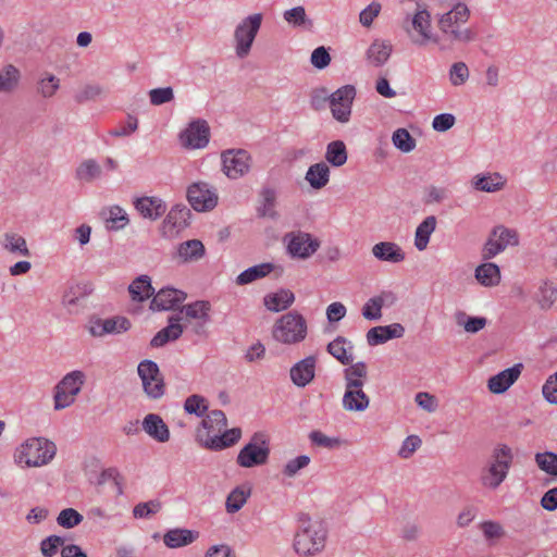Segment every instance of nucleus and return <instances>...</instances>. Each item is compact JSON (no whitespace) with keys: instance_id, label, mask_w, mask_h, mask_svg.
<instances>
[{"instance_id":"1","label":"nucleus","mask_w":557,"mask_h":557,"mask_svg":"<svg viewBox=\"0 0 557 557\" xmlns=\"http://www.w3.org/2000/svg\"><path fill=\"white\" fill-rule=\"evenodd\" d=\"M227 419L223 411L212 410L201 421L196 437L199 444L210 450H222L238 442L242 431L238 428L227 430Z\"/></svg>"},{"instance_id":"2","label":"nucleus","mask_w":557,"mask_h":557,"mask_svg":"<svg viewBox=\"0 0 557 557\" xmlns=\"http://www.w3.org/2000/svg\"><path fill=\"white\" fill-rule=\"evenodd\" d=\"M329 531L325 523L308 515H301L293 539V548L300 557L321 555L327 543Z\"/></svg>"},{"instance_id":"3","label":"nucleus","mask_w":557,"mask_h":557,"mask_svg":"<svg viewBox=\"0 0 557 557\" xmlns=\"http://www.w3.org/2000/svg\"><path fill=\"white\" fill-rule=\"evenodd\" d=\"M471 16L467 1L456 2L437 15V27L450 42L468 44L476 38V33L465 25Z\"/></svg>"},{"instance_id":"4","label":"nucleus","mask_w":557,"mask_h":557,"mask_svg":"<svg viewBox=\"0 0 557 557\" xmlns=\"http://www.w3.org/2000/svg\"><path fill=\"white\" fill-rule=\"evenodd\" d=\"M57 455L55 444L46 437H29L14 450L13 460L20 468H40L49 465Z\"/></svg>"},{"instance_id":"5","label":"nucleus","mask_w":557,"mask_h":557,"mask_svg":"<svg viewBox=\"0 0 557 557\" xmlns=\"http://www.w3.org/2000/svg\"><path fill=\"white\" fill-rule=\"evenodd\" d=\"M513 461V454L509 446L495 447L480 473L481 485L490 491L497 490L507 479Z\"/></svg>"},{"instance_id":"6","label":"nucleus","mask_w":557,"mask_h":557,"mask_svg":"<svg viewBox=\"0 0 557 557\" xmlns=\"http://www.w3.org/2000/svg\"><path fill=\"white\" fill-rule=\"evenodd\" d=\"M401 27L413 46L426 47L430 44H440V37L432 26L431 13L424 8H419L407 15Z\"/></svg>"},{"instance_id":"7","label":"nucleus","mask_w":557,"mask_h":557,"mask_svg":"<svg viewBox=\"0 0 557 557\" xmlns=\"http://www.w3.org/2000/svg\"><path fill=\"white\" fill-rule=\"evenodd\" d=\"M271 334L282 345H297L307 338V320L298 311H289L274 322Z\"/></svg>"},{"instance_id":"8","label":"nucleus","mask_w":557,"mask_h":557,"mask_svg":"<svg viewBox=\"0 0 557 557\" xmlns=\"http://www.w3.org/2000/svg\"><path fill=\"white\" fill-rule=\"evenodd\" d=\"M85 383V374L79 370H74L63 376L55 385L53 393L54 410H63L71 407Z\"/></svg>"},{"instance_id":"9","label":"nucleus","mask_w":557,"mask_h":557,"mask_svg":"<svg viewBox=\"0 0 557 557\" xmlns=\"http://www.w3.org/2000/svg\"><path fill=\"white\" fill-rule=\"evenodd\" d=\"M263 16L253 13L243 18L234 30V48L238 58H246L252 48L253 41L261 27Z\"/></svg>"},{"instance_id":"10","label":"nucleus","mask_w":557,"mask_h":557,"mask_svg":"<svg viewBox=\"0 0 557 557\" xmlns=\"http://www.w3.org/2000/svg\"><path fill=\"white\" fill-rule=\"evenodd\" d=\"M137 373L146 395L149 398L158 399L163 396L165 384L158 364L151 360H143L137 367Z\"/></svg>"},{"instance_id":"11","label":"nucleus","mask_w":557,"mask_h":557,"mask_svg":"<svg viewBox=\"0 0 557 557\" xmlns=\"http://www.w3.org/2000/svg\"><path fill=\"white\" fill-rule=\"evenodd\" d=\"M270 449L262 434H255L245 445L238 456L237 463L244 468L264 465L269 458Z\"/></svg>"},{"instance_id":"12","label":"nucleus","mask_w":557,"mask_h":557,"mask_svg":"<svg viewBox=\"0 0 557 557\" xmlns=\"http://www.w3.org/2000/svg\"><path fill=\"white\" fill-rule=\"evenodd\" d=\"M519 244V235L517 231L508 228L504 225L495 226L483 249L485 259H491L503 252L508 247H515Z\"/></svg>"},{"instance_id":"13","label":"nucleus","mask_w":557,"mask_h":557,"mask_svg":"<svg viewBox=\"0 0 557 557\" xmlns=\"http://www.w3.org/2000/svg\"><path fill=\"white\" fill-rule=\"evenodd\" d=\"M211 304L207 300H197L182 307V319L193 325L196 335H206V326L211 321Z\"/></svg>"},{"instance_id":"14","label":"nucleus","mask_w":557,"mask_h":557,"mask_svg":"<svg viewBox=\"0 0 557 557\" xmlns=\"http://www.w3.org/2000/svg\"><path fill=\"white\" fill-rule=\"evenodd\" d=\"M356 89L351 85L338 88L330 97V107L335 120L342 123L349 121Z\"/></svg>"},{"instance_id":"15","label":"nucleus","mask_w":557,"mask_h":557,"mask_svg":"<svg viewBox=\"0 0 557 557\" xmlns=\"http://www.w3.org/2000/svg\"><path fill=\"white\" fill-rule=\"evenodd\" d=\"M288 253L298 259H307L320 247V242L308 233L297 232L285 236Z\"/></svg>"},{"instance_id":"16","label":"nucleus","mask_w":557,"mask_h":557,"mask_svg":"<svg viewBox=\"0 0 557 557\" xmlns=\"http://www.w3.org/2000/svg\"><path fill=\"white\" fill-rule=\"evenodd\" d=\"M187 199L196 211L212 210L218 203V195L206 183H194L187 189Z\"/></svg>"},{"instance_id":"17","label":"nucleus","mask_w":557,"mask_h":557,"mask_svg":"<svg viewBox=\"0 0 557 557\" xmlns=\"http://www.w3.org/2000/svg\"><path fill=\"white\" fill-rule=\"evenodd\" d=\"M223 171L230 178H238L250 169V156L246 150H227L222 153Z\"/></svg>"},{"instance_id":"18","label":"nucleus","mask_w":557,"mask_h":557,"mask_svg":"<svg viewBox=\"0 0 557 557\" xmlns=\"http://www.w3.org/2000/svg\"><path fill=\"white\" fill-rule=\"evenodd\" d=\"M210 129L206 121L191 122L180 135L181 144L188 149H200L208 145Z\"/></svg>"},{"instance_id":"19","label":"nucleus","mask_w":557,"mask_h":557,"mask_svg":"<svg viewBox=\"0 0 557 557\" xmlns=\"http://www.w3.org/2000/svg\"><path fill=\"white\" fill-rule=\"evenodd\" d=\"M189 214L186 207H173L162 222V235L169 239L177 237L188 226Z\"/></svg>"},{"instance_id":"20","label":"nucleus","mask_w":557,"mask_h":557,"mask_svg":"<svg viewBox=\"0 0 557 557\" xmlns=\"http://www.w3.org/2000/svg\"><path fill=\"white\" fill-rule=\"evenodd\" d=\"M132 324L125 317L91 320L88 326L92 336L102 337L108 334H121L127 332Z\"/></svg>"},{"instance_id":"21","label":"nucleus","mask_w":557,"mask_h":557,"mask_svg":"<svg viewBox=\"0 0 557 557\" xmlns=\"http://www.w3.org/2000/svg\"><path fill=\"white\" fill-rule=\"evenodd\" d=\"M205 255L206 247L201 240L188 239L175 247L172 258L178 264H187L198 262Z\"/></svg>"},{"instance_id":"22","label":"nucleus","mask_w":557,"mask_h":557,"mask_svg":"<svg viewBox=\"0 0 557 557\" xmlns=\"http://www.w3.org/2000/svg\"><path fill=\"white\" fill-rule=\"evenodd\" d=\"M523 366L517 363L505 369L487 380V388L492 394H503L508 391L520 377Z\"/></svg>"},{"instance_id":"23","label":"nucleus","mask_w":557,"mask_h":557,"mask_svg":"<svg viewBox=\"0 0 557 557\" xmlns=\"http://www.w3.org/2000/svg\"><path fill=\"white\" fill-rule=\"evenodd\" d=\"M317 357L308 356L296 362L289 370L292 382L298 387L310 384L315 376Z\"/></svg>"},{"instance_id":"24","label":"nucleus","mask_w":557,"mask_h":557,"mask_svg":"<svg viewBox=\"0 0 557 557\" xmlns=\"http://www.w3.org/2000/svg\"><path fill=\"white\" fill-rule=\"evenodd\" d=\"M186 299L183 290L165 287L160 289L151 300L150 308L152 310H172Z\"/></svg>"},{"instance_id":"25","label":"nucleus","mask_w":557,"mask_h":557,"mask_svg":"<svg viewBox=\"0 0 557 557\" xmlns=\"http://www.w3.org/2000/svg\"><path fill=\"white\" fill-rule=\"evenodd\" d=\"M271 273H274L275 277H278L283 273V268L272 262L260 263L243 271L236 277V283L238 285H246L257 280L263 278L270 275Z\"/></svg>"},{"instance_id":"26","label":"nucleus","mask_w":557,"mask_h":557,"mask_svg":"<svg viewBox=\"0 0 557 557\" xmlns=\"http://www.w3.org/2000/svg\"><path fill=\"white\" fill-rule=\"evenodd\" d=\"M344 410L348 412H363L370 406V397L364 393L363 387H345L342 399Z\"/></svg>"},{"instance_id":"27","label":"nucleus","mask_w":557,"mask_h":557,"mask_svg":"<svg viewBox=\"0 0 557 557\" xmlns=\"http://www.w3.org/2000/svg\"><path fill=\"white\" fill-rule=\"evenodd\" d=\"M405 334V327L400 323L380 325L367 332V342L370 346H377L393 338H400Z\"/></svg>"},{"instance_id":"28","label":"nucleus","mask_w":557,"mask_h":557,"mask_svg":"<svg viewBox=\"0 0 557 557\" xmlns=\"http://www.w3.org/2000/svg\"><path fill=\"white\" fill-rule=\"evenodd\" d=\"M134 205L143 218L151 221L161 218L166 211L165 202L158 197H141Z\"/></svg>"},{"instance_id":"29","label":"nucleus","mask_w":557,"mask_h":557,"mask_svg":"<svg viewBox=\"0 0 557 557\" xmlns=\"http://www.w3.org/2000/svg\"><path fill=\"white\" fill-rule=\"evenodd\" d=\"M375 259L384 262L399 263L406 258L401 247L393 242H380L372 247Z\"/></svg>"},{"instance_id":"30","label":"nucleus","mask_w":557,"mask_h":557,"mask_svg":"<svg viewBox=\"0 0 557 557\" xmlns=\"http://www.w3.org/2000/svg\"><path fill=\"white\" fill-rule=\"evenodd\" d=\"M144 431L153 440L165 443L170 438V431L162 418L154 413L147 414L143 420Z\"/></svg>"},{"instance_id":"31","label":"nucleus","mask_w":557,"mask_h":557,"mask_svg":"<svg viewBox=\"0 0 557 557\" xmlns=\"http://www.w3.org/2000/svg\"><path fill=\"white\" fill-rule=\"evenodd\" d=\"M327 352L344 366H348L354 360V345L343 336H337L329 343Z\"/></svg>"},{"instance_id":"32","label":"nucleus","mask_w":557,"mask_h":557,"mask_svg":"<svg viewBox=\"0 0 557 557\" xmlns=\"http://www.w3.org/2000/svg\"><path fill=\"white\" fill-rule=\"evenodd\" d=\"M295 301V295L292 290L281 288L275 293H270L264 296L263 304L268 310L272 312H280L288 309Z\"/></svg>"},{"instance_id":"33","label":"nucleus","mask_w":557,"mask_h":557,"mask_svg":"<svg viewBox=\"0 0 557 557\" xmlns=\"http://www.w3.org/2000/svg\"><path fill=\"white\" fill-rule=\"evenodd\" d=\"M393 47L387 40L375 39L367 50V59L373 66H381L387 62Z\"/></svg>"},{"instance_id":"34","label":"nucleus","mask_w":557,"mask_h":557,"mask_svg":"<svg viewBox=\"0 0 557 557\" xmlns=\"http://www.w3.org/2000/svg\"><path fill=\"white\" fill-rule=\"evenodd\" d=\"M2 248L15 257H30L26 239L17 233H5L1 240Z\"/></svg>"},{"instance_id":"35","label":"nucleus","mask_w":557,"mask_h":557,"mask_svg":"<svg viewBox=\"0 0 557 557\" xmlns=\"http://www.w3.org/2000/svg\"><path fill=\"white\" fill-rule=\"evenodd\" d=\"M394 295L392 293H382L370 298L362 307V315L364 319L373 321L382 317V308L385 302H393Z\"/></svg>"},{"instance_id":"36","label":"nucleus","mask_w":557,"mask_h":557,"mask_svg":"<svg viewBox=\"0 0 557 557\" xmlns=\"http://www.w3.org/2000/svg\"><path fill=\"white\" fill-rule=\"evenodd\" d=\"M198 534L187 529H172L163 535V543L169 548H178L191 544Z\"/></svg>"},{"instance_id":"37","label":"nucleus","mask_w":557,"mask_h":557,"mask_svg":"<svg viewBox=\"0 0 557 557\" xmlns=\"http://www.w3.org/2000/svg\"><path fill=\"white\" fill-rule=\"evenodd\" d=\"M90 293L88 285L86 284H75L70 286L63 297L62 304L70 311H75L78 307L82 306L84 298Z\"/></svg>"},{"instance_id":"38","label":"nucleus","mask_w":557,"mask_h":557,"mask_svg":"<svg viewBox=\"0 0 557 557\" xmlns=\"http://www.w3.org/2000/svg\"><path fill=\"white\" fill-rule=\"evenodd\" d=\"M305 178L312 188L321 189L330 181V168L325 162L312 164L309 166Z\"/></svg>"},{"instance_id":"39","label":"nucleus","mask_w":557,"mask_h":557,"mask_svg":"<svg viewBox=\"0 0 557 557\" xmlns=\"http://www.w3.org/2000/svg\"><path fill=\"white\" fill-rule=\"evenodd\" d=\"M436 223V218L434 215H430L418 225L414 234V246L419 251L426 249L430 237L435 231Z\"/></svg>"},{"instance_id":"40","label":"nucleus","mask_w":557,"mask_h":557,"mask_svg":"<svg viewBox=\"0 0 557 557\" xmlns=\"http://www.w3.org/2000/svg\"><path fill=\"white\" fill-rule=\"evenodd\" d=\"M368 375V367L363 361L350 363L348 368L344 370L345 387L364 386V382Z\"/></svg>"},{"instance_id":"41","label":"nucleus","mask_w":557,"mask_h":557,"mask_svg":"<svg viewBox=\"0 0 557 557\" xmlns=\"http://www.w3.org/2000/svg\"><path fill=\"white\" fill-rule=\"evenodd\" d=\"M500 277V270L495 263H483L475 269V278L483 286H497Z\"/></svg>"},{"instance_id":"42","label":"nucleus","mask_w":557,"mask_h":557,"mask_svg":"<svg viewBox=\"0 0 557 557\" xmlns=\"http://www.w3.org/2000/svg\"><path fill=\"white\" fill-rule=\"evenodd\" d=\"M131 297L135 301H144L153 294L151 280L148 275H140L128 286Z\"/></svg>"},{"instance_id":"43","label":"nucleus","mask_w":557,"mask_h":557,"mask_svg":"<svg viewBox=\"0 0 557 557\" xmlns=\"http://www.w3.org/2000/svg\"><path fill=\"white\" fill-rule=\"evenodd\" d=\"M505 185V181L498 173L476 175L473 178L475 189L486 193H495L500 190Z\"/></svg>"},{"instance_id":"44","label":"nucleus","mask_w":557,"mask_h":557,"mask_svg":"<svg viewBox=\"0 0 557 557\" xmlns=\"http://www.w3.org/2000/svg\"><path fill=\"white\" fill-rule=\"evenodd\" d=\"M21 73L20 70L12 65L8 64L0 70V91L1 92H12L14 91L20 83Z\"/></svg>"},{"instance_id":"45","label":"nucleus","mask_w":557,"mask_h":557,"mask_svg":"<svg viewBox=\"0 0 557 557\" xmlns=\"http://www.w3.org/2000/svg\"><path fill=\"white\" fill-rule=\"evenodd\" d=\"M347 149L342 140L331 141L325 151L326 161L333 166H342L347 162Z\"/></svg>"},{"instance_id":"46","label":"nucleus","mask_w":557,"mask_h":557,"mask_svg":"<svg viewBox=\"0 0 557 557\" xmlns=\"http://www.w3.org/2000/svg\"><path fill=\"white\" fill-rule=\"evenodd\" d=\"M456 324L462 327L467 333H478L483 330L487 320L483 317H470L466 312L458 311L455 313Z\"/></svg>"},{"instance_id":"47","label":"nucleus","mask_w":557,"mask_h":557,"mask_svg":"<svg viewBox=\"0 0 557 557\" xmlns=\"http://www.w3.org/2000/svg\"><path fill=\"white\" fill-rule=\"evenodd\" d=\"M250 487L248 486H237L234 488L226 498V510L230 513L237 512L243 506L246 504L249 495Z\"/></svg>"},{"instance_id":"48","label":"nucleus","mask_w":557,"mask_h":557,"mask_svg":"<svg viewBox=\"0 0 557 557\" xmlns=\"http://www.w3.org/2000/svg\"><path fill=\"white\" fill-rule=\"evenodd\" d=\"M106 225L110 230H121L128 224L125 210L119 206L110 207L104 213Z\"/></svg>"},{"instance_id":"49","label":"nucleus","mask_w":557,"mask_h":557,"mask_svg":"<svg viewBox=\"0 0 557 557\" xmlns=\"http://www.w3.org/2000/svg\"><path fill=\"white\" fill-rule=\"evenodd\" d=\"M557 300V286L552 282H544L536 295V301L541 309L548 310Z\"/></svg>"},{"instance_id":"50","label":"nucleus","mask_w":557,"mask_h":557,"mask_svg":"<svg viewBox=\"0 0 557 557\" xmlns=\"http://www.w3.org/2000/svg\"><path fill=\"white\" fill-rule=\"evenodd\" d=\"M59 88L60 79L49 72L42 73L37 82V92L44 98H51Z\"/></svg>"},{"instance_id":"51","label":"nucleus","mask_w":557,"mask_h":557,"mask_svg":"<svg viewBox=\"0 0 557 557\" xmlns=\"http://www.w3.org/2000/svg\"><path fill=\"white\" fill-rule=\"evenodd\" d=\"M534 460L540 470L557 478V454L553 451L536 453Z\"/></svg>"},{"instance_id":"52","label":"nucleus","mask_w":557,"mask_h":557,"mask_svg":"<svg viewBox=\"0 0 557 557\" xmlns=\"http://www.w3.org/2000/svg\"><path fill=\"white\" fill-rule=\"evenodd\" d=\"M100 175L101 166L92 159L83 161L76 170L77 178L83 182H91L100 177Z\"/></svg>"},{"instance_id":"53","label":"nucleus","mask_w":557,"mask_h":557,"mask_svg":"<svg viewBox=\"0 0 557 557\" xmlns=\"http://www.w3.org/2000/svg\"><path fill=\"white\" fill-rule=\"evenodd\" d=\"M261 205L259 207V213L262 216H268L271 219L276 218L277 213L275 211L276 206V193L273 189L265 188L261 191Z\"/></svg>"},{"instance_id":"54","label":"nucleus","mask_w":557,"mask_h":557,"mask_svg":"<svg viewBox=\"0 0 557 557\" xmlns=\"http://www.w3.org/2000/svg\"><path fill=\"white\" fill-rule=\"evenodd\" d=\"M394 146L403 152H410L416 148V140L406 128H398L393 133Z\"/></svg>"},{"instance_id":"55","label":"nucleus","mask_w":557,"mask_h":557,"mask_svg":"<svg viewBox=\"0 0 557 557\" xmlns=\"http://www.w3.org/2000/svg\"><path fill=\"white\" fill-rule=\"evenodd\" d=\"M208 408V400L196 394L187 397L184 404L185 411L190 414H196L197 417H202Z\"/></svg>"},{"instance_id":"56","label":"nucleus","mask_w":557,"mask_h":557,"mask_svg":"<svg viewBox=\"0 0 557 557\" xmlns=\"http://www.w3.org/2000/svg\"><path fill=\"white\" fill-rule=\"evenodd\" d=\"M421 445H422V440L420 438V436L414 435V434L409 435L403 441V443L397 451V455L401 459H409L421 447Z\"/></svg>"},{"instance_id":"57","label":"nucleus","mask_w":557,"mask_h":557,"mask_svg":"<svg viewBox=\"0 0 557 557\" xmlns=\"http://www.w3.org/2000/svg\"><path fill=\"white\" fill-rule=\"evenodd\" d=\"M309 438L313 445L327 449L338 448L343 444L339 437H331L321 431L311 432Z\"/></svg>"},{"instance_id":"58","label":"nucleus","mask_w":557,"mask_h":557,"mask_svg":"<svg viewBox=\"0 0 557 557\" xmlns=\"http://www.w3.org/2000/svg\"><path fill=\"white\" fill-rule=\"evenodd\" d=\"M311 459L307 455H300L294 459H290L287 461V463L284 466L282 473L286 478H294L298 474V472L305 468H307L310 463Z\"/></svg>"},{"instance_id":"59","label":"nucleus","mask_w":557,"mask_h":557,"mask_svg":"<svg viewBox=\"0 0 557 557\" xmlns=\"http://www.w3.org/2000/svg\"><path fill=\"white\" fill-rule=\"evenodd\" d=\"M83 521V516L73 508L63 509L58 518L57 522L59 525L71 529L78 525Z\"/></svg>"},{"instance_id":"60","label":"nucleus","mask_w":557,"mask_h":557,"mask_svg":"<svg viewBox=\"0 0 557 557\" xmlns=\"http://www.w3.org/2000/svg\"><path fill=\"white\" fill-rule=\"evenodd\" d=\"M448 196L446 187L430 185L423 190V201L426 205L440 203Z\"/></svg>"},{"instance_id":"61","label":"nucleus","mask_w":557,"mask_h":557,"mask_svg":"<svg viewBox=\"0 0 557 557\" xmlns=\"http://www.w3.org/2000/svg\"><path fill=\"white\" fill-rule=\"evenodd\" d=\"M469 78V69L465 62L454 63L449 70V81L454 86L463 85Z\"/></svg>"},{"instance_id":"62","label":"nucleus","mask_w":557,"mask_h":557,"mask_svg":"<svg viewBox=\"0 0 557 557\" xmlns=\"http://www.w3.org/2000/svg\"><path fill=\"white\" fill-rule=\"evenodd\" d=\"M64 546V539L58 535H50L41 541L40 552L45 557H53L60 547Z\"/></svg>"},{"instance_id":"63","label":"nucleus","mask_w":557,"mask_h":557,"mask_svg":"<svg viewBox=\"0 0 557 557\" xmlns=\"http://www.w3.org/2000/svg\"><path fill=\"white\" fill-rule=\"evenodd\" d=\"M161 509V503L157 499L137 504L133 509L135 518H148Z\"/></svg>"},{"instance_id":"64","label":"nucleus","mask_w":557,"mask_h":557,"mask_svg":"<svg viewBox=\"0 0 557 557\" xmlns=\"http://www.w3.org/2000/svg\"><path fill=\"white\" fill-rule=\"evenodd\" d=\"M544 398L554 405H557V371L549 375L542 387Z\"/></svg>"}]
</instances>
